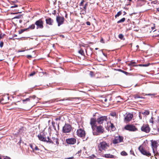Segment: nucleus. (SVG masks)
Listing matches in <instances>:
<instances>
[{"mask_svg": "<svg viewBox=\"0 0 159 159\" xmlns=\"http://www.w3.org/2000/svg\"><path fill=\"white\" fill-rule=\"evenodd\" d=\"M93 134L94 135H99L102 134L104 132V128L101 125H98L93 127Z\"/></svg>", "mask_w": 159, "mask_h": 159, "instance_id": "1", "label": "nucleus"}, {"mask_svg": "<svg viewBox=\"0 0 159 159\" xmlns=\"http://www.w3.org/2000/svg\"><path fill=\"white\" fill-rule=\"evenodd\" d=\"M38 137L40 141L50 143H54L55 142L57 144H58V142L57 141V139L54 138V141H52V140L49 139L48 136L47 138L46 137H44L41 134H39L38 135Z\"/></svg>", "mask_w": 159, "mask_h": 159, "instance_id": "2", "label": "nucleus"}, {"mask_svg": "<svg viewBox=\"0 0 159 159\" xmlns=\"http://www.w3.org/2000/svg\"><path fill=\"white\" fill-rule=\"evenodd\" d=\"M108 146L107 144L105 142H101L98 145L99 150L101 151L105 150Z\"/></svg>", "mask_w": 159, "mask_h": 159, "instance_id": "3", "label": "nucleus"}, {"mask_svg": "<svg viewBox=\"0 0 159 159\" xmlns=\"http://www.w3.org/2000/svg\"><path fill=\"white\" fill-rule=\"evenodd\" d=\"M125 129L127 130L130 131H136L138 130V129L136 128L134 125H126L125 127Z\"/></svg>", "mask_w": 159, "mask_h": 159, "instance_id": "4", "label": "nucleus"}, {"mask_svg": "<svg viewBox=\"0 0 159 159\" xmlns=\"http://www.w3.org/2000/svg\"><path fill=\"white\" fill-rule=\"evenodd\" d=\"M71 127L70 125L68 124H66L63 127L62 130L64 133L70 132L71 130Z\"/></svg>", "mask_w": 159, "mask_h": 159, "instance_id": "5", "label": "nucleus"}, {"mask_svg": "<svg viewBox=\"0 0 159 159\" xmlns=\"http://www.w3.org/2000/svg\"><path fill=\"white\" fill-rule=\"evenodd\" d=\"M133 117V115L132 114L126 113L125 116L124 121L126 122H129L131 120Z\"/></svg>", "mask_w": 159, "mask_h": 159, "instance_id": "6", "label": "nucleus"}, {"mask_svg": "<svg viewBox=\"0 0 159 159\" xmlns=\"http://www.w3.org/2000/svg\"><path fill=\"white\" fill-rule=\"evenodd\" d=\"M43 22L41 19L36 21L35 22V25H36L37 29H42L43 28Z\"/></svg>", "mask_w": 159, "mask_h": 159, "instance_id": "7", "label": "nucleus"}, {"mask_svg": "<svg viewBox=\"0 0 159 159\" xmlns=\"http://www.w3.org/2000/svg\"><path fill=\"white\" fill-rule=\"evenodd\" d=\"M123 137L120 136H118L116 137L114 139L113 141V143L114 144H116L117 143H120L122 142L123 141Z\"/></svg>", "mask_w": 159, "mask_h": 159, "instance_id": "8", "label": "nucleus"}, {"mask_svg": "<svg viewBox=\"0 0 159 159\" xmlns=\"http://www.w3.org/2000/svg\"><path fill=\"white\" fill-rule=\"evenodd\" d=\"M77 135L80 137H84L85 136V131L81 129H79L77 131Z\"/></svg>", "mask_w": 159, "mask_h": 159, "instance_id": "9", "label": "nucleus"}, {"mask_svg": "<svg viewBox=\"0 0 159 159\" xmlns=\"http://www.w3.org/2000/svg\"><path fill=\"white\" fill-rule=\"evenodd\" d=\"M107 116H102L97 120V122L99 124H102L104 121H107Z\"/></svg>", "mask_w": 159, "mask_h": 159, "instance_id": "10", "label": "nucleus"}, {"mask_svg": "<svg viewBox=\"0 0 159 159\" xmlns=\"http://www.w3.org/2000/svg\"><path fill=\"white\" fill-rule=\"evenodd\" d=\"M64 18L61 16H57L56 18V20L58 23V26H60L63 23Z\"/></svg>", "mask_w": 159, "mask_h": 159, "instance_id": "11", "label": "nucleus"}, {"mask_svg": "<svg viewBox=\"0 0 159 159\" xmlns=\"http://www.w3.org/2000/svg\"><path fill=\"white\" fill-rule=\"evenodd\" d=\"M139 149L140 152L143 155H146L148 156H151V153L149 152L145 151L142 147L140 146L139 148Z\"/></svg>", "mask_w": 159, "mask_h": 159, "instance_id": "12", "label": "nucleus"}, {"mask_svg": "<svg viewBox=\"0 0 159 159\" xmlns=\"http://www.w3.org/2000/svg\"><path fill=\"white\" fill-rule=\"evenodd\" d=\"M142 131L146 133H148L150 131V128L148 125H143L141 128Z\"/></svg>", "mask_w": 159, "mask_h": 159, "instance_id": "13", "label": "nucleus"}, {"mask_svg": "<svg viewBox=\"0 0 159 159\" xmlns=\"http://www.w3.org/2000/svg\"><path fill=\"white\" fill-rule=\"evenodd\" d=\"M67 143L70 144H74L76 142V139L74 138L67 139L66 140Z\"/></svg>", "mask_w": 159, "mask_h": 159, "instance_id": "14", "label": "nucleus"}, {"mask_svg": "<svg viewBox=\"0 0 159 159\" xmlns=\"http://www.w3.org/2000/svg\"><path fill=\"white\" fill-rule=\"evenodd\" d=\"M157 143L155 141L152 142V146L153 152L155 153L156 148L157 147Z\"/></svg>", "mask_w": 159, "mask_h": 159, "instance_id": "15", "label": "nucleus"}, {"mask_svg": "<svg viewBox=\"0 0 159 159\" xmlns=\"http://www.w3.org/2000/svg\"><path fill=\"white\" fill-rule=\"evenodd\" d=\"M96 120L94 118H91L90 121V124L91 126L92 129H93V127H94L96 125H95L96 123Z\"/></svg>", "mask_w": 159, "mask_h": 159, "instance_id": "16", "label": "nucleus"}, {"mask_svg": "<svg viewBox=\"0 0 159 159\" xmlns=\"http://www.w3.org/2000/svg\"><path fill=\"white\" fill-rule=\"evenodd\" d=\"M104 157L107 158H114L115 159L116 158V157L111 155L110 154H107L104 155Z\"/></svg>", "mask_w": 159, "mask_h": 159, "instance_id": "17", "label": "nucleus"}, {"mask_svg": "<svg viewBox=\"0 0 159 159\" xmlns=\"http://www.w3.org/2000/svg\"><path fill=\"white\" fill-rule=\"evenodd\" d=\"M46 21L47 24L49 25H52L53 23V20L50 18L46 19Z\"/></svg>", "mask_w": 159, "mask_h": 159, "instance_id": "18", "label": "nucleus"}, {"mask_svg": "<svg viewBox=\"0 0 159 159\" xmlns=\"http://www.w3.org/2000/svg\"><path fill=\"white\" fill-rule=\"evenodd\" d=\"M149 111L148 110H146L144 112H141V114L145 116L148 115L149 114Z\"/></svg>", "mask_w": 159, "mask_h": 159, "instance_id": "19", "label": "nucleus"}, {"mask_svg": "<svg viewBox=\"0 0 159 159\" xmlns=\"http://www.w3.org/2000/svg\"><path fill=\"white\" fill-rule=\"evenodd\" d=\"M125 18H122L121 19H120V20H119L118 21L117 23H119L124 22L125 21Z\"/></svg>", "mask_w": 159, "mask_h": 159, "instance_id": "20", "label": "nucleus"}, {"mask_svg": "<svg viewBox=\"0 0 159 159\" xmlns=\"http://www.w3.org/2000/svg\"><path fill=\"white\" fill-rule=\"evenodd\" d=\"M35 27V25L32 24L31 25H30L28 27V29H34Z\"/></svg>", "mask_w": 159, "mask_h": 159, "instance_id": "21", "label": "nucleus"}, {"mask_svg": "<svg viewBox=\"0 0 159 159\" xmlns=\"http://www.w3.org/2000/svg\"><path fill=\"white\" fill-rule=\"evenodd\" d=\"M119 38L121 39L124 40V35L122 34H120L118 35Z\"/></svg>", "mask_w": 159, "mask_h": 159, "instance_id": "22", "label": "nucleus"}, {"mask_svg": "<svg viewBox=\"0 0 159 159\" xmlns=\"http://www.w3.org/2000/svg\"><path fill=\"white\" fill-rule=\"evenodd\" d=\"M149 64H140L139 65V66H145L147 67L149 66Z\"/></svg>", "mask_w": 159, "mask_h": 159, "instance_id": "23", "label": "nucleus"}, {"mask_svg": "<svg viewBox=\"0 0 159 159\" xmlns=\"http://www.w3.org/2000/svg\"><path fill=\"white\" fill-rule=\"evenodd\" d=\"M30 147L32 148V149H33V151H34L35 150H39V149L36 146H35V148H32V145L30 146Z\"/></svg>", "mask_w": 159, "mask_h": 159, "instance_id": "24", "label": "nucleus"}, {"mask_svg": "<svg viewBox=\"0 0 159 159\" xmlns=\"http://www.w3.org/2000/svg\"><path fill=\"white\" fill-rule=\"evenodd\" d=\"M154 118L153 117H152L149 120V122L150 123L153 124L154 123Z\"/></svg>", "mask_w": 159, "mask_h": 159, "instance_id": "25", "label": "nucleus"}, {"mask_svg": "<svg viewBox=\"0 0 159 159\" xmlns=\"http://www.w3.org/2000/svg\"><path fill=\"white\" fill-rule=\"evenodd\" d=\"M122 14V12L121 11H120L117 12V14L115 15V17L116 18L117 17H118Z\"/></svg>", "mask_w": 159, "mask_h": 159, "instance_id": "26", "label": "nucleus"}, {"mask_svg": "<svg viewBox=\"0 0 159 159\" xmlns=\"http://www.w3.org/2000/svg\"><path fill=\"white\" fill-rule=\"evenodd\" d=\"M79 53L81 54V55H84V51L81 49L79 51Z\"/></svg>", "mask_w": 159, "mask_h": 159, "instance_id": "27", "label": "nucleus"}, {"mask_svg": "<svg viewBox=\"0 0 159 159\" xmlns=\"http://www.w3.org/2000/svg\"><path fill=\"white\" fill-rule=\"evenodd\" d=\"M134 97L135 98H143L142 97H141L140 96H139L138 95H136L134 96Z\"/></svg>", "mask_w": 159, "mask_h": 159, "instance_id": "28", "label": "nucleus"}, {"mask_svg": "<svg viewBox=\"0 0 159 159\" xmlns=\"http://www.w3.org/2000/svg\"><path fill=\"white\" fill-rule=\"evenodd\" d=\"M121 154L122 155H123V156H126L127 155V153L124 151L121 152Z\"/></svg>", "mask_w": 159, "mask_h": 159, "instance_id": "29", "label": "nucleus"}, {"mask_svg": "<svg viewBox=\"0 0 159 159\" xmlns=\"http://www.w3.org/2000/svg\"><path fill=\"white\" fill-rule=\"evenodd\" d=\"M84 0H83L81 2H80V6H83V5H84Z\"/></svg>", "mask_w": 159, "mask_h": 159, "instance_id": "30", "label": "nucleus"}, {"mask_svg": "<svg viewBox=\"0 0 159 159\" xmlns=\"http://www.w3.org/2000/svg\"><path fill=\"white\" fill-rule=\"evenodd\" d=\"M36 74V72L34 71L31 73L30 74V76H33L34 75Z\"/></svg>", "mask_w": 159, "mask_h": 159, "instance_id": "31", "label": "nucleus"}, {"mask_svg": "<svg viewBox=\"0 0 159 159\" xmlns=\"http://www.w3.org/2000/svg\"><path fill=\"white\" fill-rule=\"evenodd\" d=\"M30 100V99L29 98H27L25 99H24L23 100V102H25V101H29Z\"/></svg>", "mask_w": 159, "mask_h": 159, "instance_id": "32", "label": "nucleus"}, {"mask_svg": "<svg viewBox=\"0 0 159 159\" xmlns=\"http://www.w3.org/2000/svg\"><path fill=\"white\" fill-rule=\"evenodd\" d=\"M3 45V42H1L0 43V47L2 48Z\"/></svg>", "mask_w": 159, "mask_h": 159, "instance_id": "33", "label": "nucleus"}, {"mask_svg": "<svg viewBox=\"0 0 159 159\" xmlns=\"http://www.w3.org/2000/svg\"><path fill=\"white\" fill-rule=\"evenodd\" d=\"M25 30H21L20 31H19V33L21 34L23 32L25 31Z\"/></svg>", "mask_w": 159, "mask_h": 159, "instance_id": "34", "label": "nucleus"}, {"mask_svg": "<svg viewBox=\"0 0 159 159\" xmlns=\"http://www.w3.org/2000/svg\"><path fill=\"white\" fill-rule=\"evenodd\" d=\"M90 75L91 77L94 76L93 72L92 71H90Z\"/></svg>", "mask_w": 159, "mask_h": 159, "instance_id": "35", "label": "nucleus"}, {"mask_svg": "<svg viewBox=\"0 0 159 159\" xmlns=\"http://www.w3.org/2000/svg\"><path fill=\"white\" fill-rule=\"evenodd\" d=\"M21 16V15L20 16H16V17H15L13 18V19H19L20 18V17Z\"/></svg>", "mask_w": 159, "mask_h": 159, "instance_id": "36", "label": "nucleus"}, {"mask_svg": "<svg viewBox=\"0 0 159 159\" xmlns=\"http://www.w3.org/2000/svg\"><path fill=\"white\" fill-rule=\"evenodd\" d=\"M87 3H86L85 4V5L84 6H83V8L84 10H85L86 9V6H87Z\"/></svg>", "mask_w": 159, "mask_h": 159, "instance_id": "37", "label": "nucleus"}, {"mask_svg": "<svg viewBox=\"0 0 159 159\" xmlns=\"http://www.w3.org/2000/svg\"><path fill=\"white\" fill-rule=\"evenodd\" d=\"M18 7V5H14L13 6H12L11 7V8H14V7Z\"/></svg>", "mask_w": 159, "mask_h": 159, "instance_id": "38", "label": "nucleus"}, {"mask_svg": "<svg viewBox=\"0 0 159 159\" xmlns=\"http://www.w3.org/2000/svg\"><path fill=\"white\" fill-rule=\"evenodd\" d=\"M111 128L113 129V128L114 127V126L113 125V124H112V123H111Z\"/></svg>", "mask_w": 159, "mask_h": 159, "instance_id": "39", "label": "nucleus"}, {"mask_svg": "<svg viewBox=\"0 0 159 159\" xmlns=\"http://www.w3.org/2000/svg\"><path fill=\"white\" fill-rule=\"evenodd\" d=\"M4 35H2V34H0V39L3 38L4 37Z\"/></svg>", "mask_w": 159, "mask_h": 159, "instance_id": "40", "label": "nucleus"}, {"mask_svg": "<svg viewBox=\"0 0 159 159\" xmlns=\"http://www.w3.org/2000/svg\"><path fill=\"white\" fill-rule=\"evenodd\" d=\"M25 51V50H18V51H17V52H24Z\"/></svg>", "mask_w": 159, "mask_h": 159, "instance_id": "41", "label": "nucleus"}, {"mask_svg": "<svg viewBox=\"0 0 159 159\" xmlns=\"http://www.w3.org/2000/svg\"><path fill=\"white\" fill-rule=\"evenodd\" d=\"M86 23L88 25H90V23L89 21H87Z\"/></svg>", "mask_w": 159, "mask_h": 159, "instance_id": "42", "label": "nucleus"}, {"mask_svg": "<svg viewBox=\"0 0 159 159\" xmlns=\"http://www.w3.org/2000/svg\"><path fill=\"white\" fill-rule=\"evenodd\" d=\"M74 158L73 157H71L65 158V159H73Z\"/></svg>", "mask_w": 159, "mask_h": 159, "instance_id": "43", "label": "nucleus"}, {"mask_svg": "<svg viewBox=\"0 0 159 159\" xmlns=\"http://www.w3.org/2000/svg\"><path fill=\"white\" fill-rule=\"evenodd\" d=\"M27 57L28 58L30 59V58L32 57V56L31 55H28L27 56Z\"/></svg>", "mask_w": 159, "mask_h": 159, "instance_id": "44", "label": "nucleus"}, {"mask_svg": "<svg viewBox=\"0 0 159 159\" xmlns=\"http://www.w3.org/2000/svg\"><path fill=\"white\" fill-rule=\"evenodd\" d=\"M135 63L134 62H131L130 63V65L132 66H133V64Z\"/></svg>", "mask_w": 159, "mask_h": 159, "instance_id": "45", "label": "nucleus"}, {"mask_svg": "<svg viewBox=\"0 0 159 159\" xmlns=\"http://www.w3.org/2000/svg\"><path fill=\"white\" fill-rule=\"evenodd\" d=\"M4 159H11L9 157H6L4 158Z\"/></svg>", "mask_w": 159, "mask_h": 159, "instance_id": "46", "label": "nucleus"}, {"mask_svg": "<svg viewBox=\"0 0 159 159\" xmlns=\"http://www.w3.org/2000/svg\"><path fill=\"white\" fill-rule=\"evenodd\" d=\"M147 95H153V96H154L155 95V94H147Z\"/></svg>", "mask_w": 159, "mask_h": 159, "instance_id": "47", "label": "nucleus"}, {"mask_svg": "<svg viewBox=\"0 0 159 159\" xmlns=\"http://www.w3.org/2000/svg\"><path fill=\"white\" fill-rule=\"evenodd\" d=\"M122 72L123 73H125V74H127L128 73V72L124 71H123Z\"/></svg>", "mask_w": 159, "mask_h": 159, "instance_id": "48", "label": "nucleus"}, {"mask_svg": "<svg viewBox=\"0 0 159 159\" xmlns=\"http://www.w3.org/2000/svg\"><path fill=\"white\" fill-rule=\"evenodd\" d=\"M100 42H101V43H104V42H103V39H101V40H100Z\"/></svg>", "mask_w": 159, "mask_h": 159, "instance_id": "49", "label": "nucleus"}, {"mask_svg": "<svg viewBox=\"0 0 159 159\" xmlns=\"http://www.w3.org/2000/svg\"><path fill=\"white\" fill-rule=\"evenodd\" d=\"M157 122L159 124V116L157 118Z\"/></svg>", "mask_w": 159, "mask_h": 159, "instance_id": "50", "label": "nucleus"}, {"mask_svg": "<svg viewBox=\"0 0 159 159\" xmlns=\"http://www.w3.org/2000/svg\"><path fill=\"white\" fill-rule=\"evenodd\" d=\"M69 98V99H68V100H71V99L73 98Z\"/></svg>", "mask_w": 159, "mask_h": 159, "instance_id": "51", "label": "nucleus"}, {"mask_svg": "<svg viewBox=\"0 0 159 159\" xmlns=\"http://www.w3.org/2000/svg\"><path fill=\"white\" fill-rule=\"evenodd\" d=\"M157 10L159 12V7L157 8Z\"/></svg>", "mask_w": 159, "mask_h": 159, "instance_id": "52", "label": "nucleus"}, {"mask_svg": "<svg viewBox=\"0 0 159 159\" xmlns=\"http://www.w3.org/2000/svg\"><path fill=\"white\" fill-rule=\"evenodd\" d=\"M22 22V20H19L20 23H21Z\"/></svg>", "mask_w": 159, "mask_h": 159, "instance_id": "53", "label": "nucleus"}, {"mask_svg": "<svg viewBox=\"0 0 159 159\" xmlns=\"http://www.w3.org/2000/svg\"><path fill=\"white\" fill-rule=\"evenodd\" d=\"M107 99L106 98L104 99V101L106 102L107 101Z\"/></svg>", "mask_w": 159, "mask_h": 159, "instance_id": "54", "label": "nucleus"}, {"mask_svg": "<svg viewBox=\"0 0 159 159\" xmlns=\"http://www.w3.org/2000/svg\"><path fill=\"white\" fill-rule=\"evenodd\" d=\"M123 12L124 13V15H125L126 14V13L125 11H124Z\"/></svg>", "mask_w": 159, "mask_h": 159, "instance_id": "55", "label": "nucleus"}, {"mask_svg": "<svg viewBox=\"0 0 159 159\" xmlns=\"http://www.w3.org/2000/svg\"><path fill=\"white\" fill-rule=\"evenodd\" d=\"M35 98V96H33V98Z\"/></svg>", "mask_w": 159, "mask_h": 159, "instance_id": "56", "label": "nucleus"}, {"mask_svg": "<svg viewBox=\"0 0 159 159\" xmlns=\"http://www.w3.org/2000/svg\"><path fill=\"white\" fill-rule=\"evenodd\" d=\"M136 47L138 48L139 47V45H137L136 46Z\"/></svg>", "mask_w": 159, "mask_h": 159, "instance_id": "57", "label": "nucleus"}, {"mask_svg": "<svg viewBox=\"0 0 159 159\" xmlns=\"http://www.w3.org/2000/svg\"><path fill=\"white\" fill-rule=\"evenodd\" d=\"M98 49V48H95V49L96 50H97Z\"/></svg>", "mask_w": 159, "mask_h": 159, "instance_id": "58", "label": "nucleus"}, {"mask_svg": "<svg viewBox=\"0 0 159 159\" xmlns=\"http://www.w3.org/2000/svg\"><path fill=\"white\" fill-rule=\"evenodd\" d=\"M120 98V96L118 97H117V98Z\"/></svg>", "mask_w": 159, "mask_h": 159, "instance_id": "59", "label": "nucleus"}, {"mask_svg": "<svg viewBox=\"0 0 159 159\" xmlns=\"http://www.w3.org/2000/svg\"><path fill=\"white\" fill-rule=\"evenodd\" d=\"M3 100V99H1V102H2V101Z\"/></svg>", "mask_w": 159, "mask_h": 159, "instance_id": "60", "label": "nucleus"}, {"mask_svg": "<svg viewBox=\"0 0 159 159\" xmlns=\"http://www.w3.org/2000/svg\"><path fill=\"white\" fill-rule=\"evenodd\" d=\"M128 0L129 1H131V0Z\"/></svg>", "mask_w": 159, "mask_h": 159, "instance_id": "61", "label": "nucleus"}, {"mask_svg": "<svg viewBox=\"0 0 159 159\" xmlns=\"http://www.w3.org/2000/svg\"><path fill=\"white\" fill-rule=\"evenodd\" d=\"M93 157H95V156L94 155H93Z\"/></svg>", "mask_w": 159, "mask_h": 159, "instance_id": "62", "label": "nucleus"}, {"mask_svg": "<svg viewBox=\"0 0 159 159\" xmlns=\"http://www.w3.org/2000/svg\"><path fill=\"white\" fill-rule=\"evenodd\" d=\"M21 140H20V141L19 142H21Z\"/></svg>", "mask_w": 159, "mask_h": 159, "instance_id": "63", "label": "nucleus"}, {"mask_svg": "<svg viewBox=\"0 0 159 159\" xmlns=\"http://www.w3.org/2000/svg\"><path fill=\"white\" fill-rule=\"evenodd\" d=\"M16 13H13V14H16Z\"/></svg>", "mask_w": 159, "mask_h": 159, "instance_id": "64", "label": "nucleus"}]
</instances>
